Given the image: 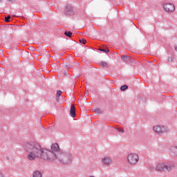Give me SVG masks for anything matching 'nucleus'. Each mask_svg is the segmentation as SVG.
I'll return each mask as SVG.
<instances>
[{"mask_svg": "<svg viewBox=\"0 0 177 177\" xmlns=\"http://www.w3.org/2000/svg\"><path fill=\"white\" fill-rule=\"evenodd\" d=\"M24 149L28 153V160L29 161H34L37 158H42L43 160H47V161H50V159L46 158L45 157H49L47 154L48 151L52 154H56L59 156L61 154L59 151L60 148L59 147L58 143H55L51 145V150L44 149L42 147L38 142H27L24 145Z\"/></svg>", "mask_w": 177, "mask_h": 177, "instance_id": "1", "label": "nucleus"}, {"mask_svg": "<svg viewBox=\"0 0 177 177\" xmlns=\"http://www.w3.org/2000/svg\"><path fill=\"white\" fill-rule=\"evenodd\" d=\"M47 156H45L44 158H48L50 161H59L62 162V164H70V162H73V154L68 152H61V153L56 155L55 153H52L51 152L47 151Z\"/></svg>", "mask_w": 177, "mask_h": 177, "instance_id": "2", "label": "nucleus"}, {"mask_svg": "<svg viewBox=\"0 0 177 177\" xmlns=\"http://www.w3.org/2000/svg\"><path fill=\"white\" fill-rule=\"evenodd\" d=\"M175 168V164L170 163V164H164V163H159L156 165L155 169L156 171H172Z\"/></svg>", "mask_w": 177, "mask_h": 177, "instance_id": "3", "label": "nucleus"}, {"mask_svg": "<svg viewBox=\"0 0 177 177\" xmlns=\"http://www.w3.org/2000/svg\"><path fill=\"white\" fill-rule=\"evenodd\" d=\"M162 8L167 13H174V12H175V5L172 3H164Z\"/></svg>", "mask_w": 177, "mask_h": 177, "instance_id": "4", "label": "nucleus"}, {"mask_svg": "<svg viewBox=\"0 0 177 177\" xmlns=\"http://www.w3.org/2000/svg\"><path fill=\"white\" fill-rule=\"evenodd\" d=\"M127 160L129 164H131V165H134V164H136V162H138L139 161V155L136 153H130L127 156Z\"/></svg>", "mask_w": 177, "mask_h": 177, "instance_id": "5", "label": "nucleus"}, {"mask_svg": "<svg viewBox=\"0 0 177 177\" xmlns=\"http://www.w3.org/2000/svg\"><path fill=\"white\" fill-rule=\"evenodd\" d=\"M153 129L156 133H165V132H167V128L164 126H154Z\"/></svg>", "mask_w": 177, "mask_h": 177, "instance_id": "6", "label": "nucleus"}, {"mask_svg": "<svg viewBox=\"0 0 177 177\" xmlns=\"http://www.w3.org/2000/svg\"><path fill=\"white\" fill-rule=\"evenodd\" d=\"M102 162L105 165H109L111 162V158H110L109 157H107V156L104 157L102 158Z\"/></svg>", "mask_w": 177, "mask_h": 177, "instance_id": "7", "label": "nucleus"}, {"mask_svg": "<svg viewBox=\"0 0 177 177\" xmlns=\"http://www.w3.org/2000/svg\"><path fill=\"white\" fill-rule=\"evenodd\" d=\"M70 115L73 118H75V106L72 105L70 109Z\"/></svg>", "mask_w": 177, "mask_h": 177, "instance_id": "8", "label": "nucleus"}, {"mask_svg": "<svg viewBox=\"0 0 177 177\" xmlns=\"http://www.w3.org/2000/svg\"><path fill=\"white\" fill-rule=\"evenodd\" d=\"M130 59H131V57L128 55H121V60L124 63H128V62H130Z\"/></svg>", "mask_w": 177, "mask_h": 177, "instance_id": "9", "label": "nucleus"}, {"mask_svg": "<svg viewBox=\"0 0 177 177\" xmlns=\"http://www.w3.org/2000/svg\"><path fill=\"white\" fill-rule=\"evenodd\" d=\"M32 177H42V174L41 173V171L35 170L33 171Z\"/></svg>", "mask_w": 177, "mask_h": 177, "instance_id": "10", "label": "nucleus"}, {"mask_svg": "<svg viewBox=\"0 0 177 177\" xmlns=\"http://www.w3.org/2000/svg\"><path fill=\"white\" fill-rule=\"evenodd\" d=\"M62 93H63V92L60 90H58L57 91V95H56L57 102H59V98L60 97V96H62Z\"/></svg>", "mask_w": 177, "mask_h": 177, "instance_id": "11", "label": "nucleus"}, {"mask_svg": "<svg viewBox=\"0 0 177 177\" xmlns=\"http://www.w3.org/2000/svg\"><path fill=\"white\" fill-rule=\"evenodd\" d=\"M99 50H100V52H104V53H109V52H110V50H109L108 48H100Z\"/></svg>", "mask_w": 177, "mask_h": 177, "instance_id": "12", "label": "nucleus"}, {"mask_svg": "<svg viewBox=\"0 0 177 177\" xmlns=\"http://www.w3.org/2000/svg\"><path fill=\"white\" fill-rule=\"evenodd\" d=\"M171 151L172 153L174 154V156H177V147H173L171 149Z\"/></svg>", "mask_w": 177, "mask_h": 177, "instance_id": "13", "label": "nucleus"}, {"mask_svg": "<svg viewBox=\"0 0 177 177\" xmlns=\"http://www.w3.org/2000/svg\"><path fill=\"white\" fill-rule=\"evenodd\" d=\"M127 89H128V86L127 84L121 86L120 87V91H122V92L127 91Z\"/></svg>", "mask_w": 177, "mask_h": 177, "instance_id": "14", "label": "nucleus"}, {"mask_svg": "<svg viewBox=\"0 0 177 177\" xmlns=\"http://www.w3.org/2000/svg\"><path fill=\"white\" fill-rule=\"evenodd\" d=\"M79 42L80 44H82V45H85V44H88V41H86V39H80L79 40Z\"/></svg>", "mask_w": 177, "mask_h": 177, "instance_id": "15", "label": "nucleus"}, {"mask_svg": "<svg viewBox=\"0 0 177 177\" xmlns=\"http://www.w3.org/2000/svg\"><path fill=\"white\" fill-rule=\"evenodd\" d=\"M65 35L66 37H68L69 38H71L73 37V32H71L70 31H66V32H65Z\"/></svg>", "mask_w": 177, "mask_h": 177, "instance_id": "16", "label": "nucleus"}, {"mask_svg": "<svg viewBox=\"0 0 177 177\" xmlns=\"http://www.w3.org/2000/svg\"><path fill=\"white\" fill-rule=\"evenodd\" d=\"M27 49L31 50L32 52H34V50H35V48H34V46H28Z\"/></svg>", "mask_w": 177, "mask_h": 177, "instance_id": "17", "label": "nucleus"}, {"mask_svg": "<svg viewBox=\"0 0 177 177\" xmlns=\"http://www.w3.org/2000/svg\"><path fill=\"white\" fill-rule=\"evenodd\" d=\"M10 19V15H8L7 17H5V22L6 23H9L10 22V20H9Z\"/></svg>", "mask_w": 177, "mask_h": 177, "instance_id": "18", "label": "nucleus"}, {"mask_svg": "<svg viewBox=\"0 0 177 177\" xmlns=\"http://www.w3.org/2000/svg\"><path fill=\"white\" fill-rule=\"evenodd\" d=\"M94 112L96 113V114H100L102 113V111H100L99 108H96L94 109Z\"/></svg>", "mask_w": 177, "mask_h": 177, "instance_id": "19", "label": "nucleus"}, {"mask_svg": "<svg viewBox=\"0 0 177 177\" xmlns=\"http://www.w3.org/2000/svg\"><path fill=\"white\" fill-rule=\"evenodd\" d=\"M100 66H102V67H106V66H107V62H102L100 63Z\"/></svg>", "mask_w": 177, "mask_h": 177, "instance_id": "20", "label": "nucleus"}, {"mask_svg": "<svg viewBox=\"0 0 177 177\" xmlns=\"http://www.w3.org/2000/svg\"><path fill=\"white\" fill-rule=\"evenodd\" d=\"M117 130L118 131V132H121V133H124V132H125V131H124V129L118 128Z\"/></svg>", "mask_w": 177, "mask_h": 177, "instance_id": "21", "label": "nucleus"}, {"mask_svg": "<svg viewBox=\"0 0 177 177\" xmlns=\"http://www.w3.org/2000/svg\"><path fill=\"white\" fill-rule=\"evenodd\" d=\"M168 62H169L170 63L174 62V58H172V57H168Z\"/></svg>", "mask_w": 177, "mask_h": 177, "instance_id": "22", "label": "nucleus"}, {"mask_svg": "<svg viewBox=\"0 0 177 177\" xmlns=\"http://www.w3.org/2000/svg\"><path fill=\"white\" fill-rule=\"evenodd\" d=\"M71 67H72L71 65H69V64L66 65V68H71Z\"/></svg>", "mask_w": 177, "mask_h": 177, "instance_id": "23", "label": "nucleus"}, {"mask_svg": "<svg viewBox=\"0 0 177 177\" xmlns=\"http://www.w3.org/2000/svg\"><path fill=\"white\" fill-rule=\"evenodd\" d=\"M5 48H6V49H10V45H6Z\"/></svg>", "mask_w": 177, "mask_h": 177, "instance_id": "24", "label": "nucleus"}, {"mask_svg": "<svg viewBox=\"0 0 177 177\" xmlns=\"http://www.w3.org/2000/svg\"><path fill=\"white\" fill-rule=\"evenodd\" d=\"M126 49H128V50L132 51V48H131V47L129 46L126 47Z\"/></svg>", "mask_w": 177, "mask_h": 177, "instance_id": "25", "label": "nucleus"}, {"mask_svg": "<svg viewBox=\"0 0 177 177\" xmlns=\"http://www.w3.org/2000/svg\"><path fill=\"white\" fill-rule=\"evenodd\" d=\"M0 177H3V174H2V172L0 171Z\"/></svg>", "mask_w": 177, "mask_h": 177, "instance_id": "26", "label": "nucleus"}, {"mask_svg": "<svg viewBox=\"0 0 177 177\" xmlns=\"http://www.w3.org/2000/svg\"><path fill=\"white\" fill-rule=\"evenodd\" d=\"M73 45H75V41L72 42Z\"/></svg>", "mask_w": 177, "mask_h": 177, "instance_id": "27", "label": "nucleus"}, {"mask_svg": "<svg viewBox=\"0 0 177 177\" xmlns=\"http://www.w3.org/2000/svg\"><path fill=\"white\" fill-rule=\"evenodd\" d=\"M9 2H13V0H8Z\"/></svg>", "mask_w": 177, "mask_h": 177, "instance_id": "28", "label": "nucleus"}, {"mask_svg": "<svg viewBox=\"0 0 177 177\" xmlns=\"http://www.w3.org/2000/svg\"><path fill=\"white\" fill-rule=\"evenodd\" d=\"M175 50L177 52V46L175 47Z\"/></svg>", "mask_w": 177, "mask_h": 177, "instance_id": "29", "label": "nucleus"}]
</instances>
